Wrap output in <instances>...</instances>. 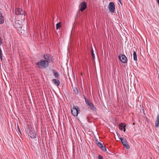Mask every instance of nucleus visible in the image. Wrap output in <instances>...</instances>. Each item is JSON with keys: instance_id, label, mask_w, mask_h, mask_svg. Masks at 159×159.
Wrapping results in <instances>:
<instances>
[{"instance_id": "aec40b11", "label": "nucleus", "mask_w": 159, "mask_h": 159, "mask_svg": "<svg viewBox=\"0 0 159 159\" xmlns=\"http://www.w3.org/2000/svg\"><path fill=\"white\" fill-rule=\"evenodd\" d=\"M74 91L75 92L76 94H77L78 93V91L76 88H75L74 89Z\"/></svg>"}, {"instance_id": "5701e85b", "label": "nucleus", "mask_w": 159, "mask_h": 159, "mask_svg": "<svg viewBox=\"0 0 159 159\" xmlns=\"http://www.w3.org/2000/svg\"><path fill=\"white\" fill-rule=\"evenodd\" d=\"M126 125H125L124 127L123 128V131H124V132H125V129H126Z\"/></svg>"}, {"instance_id": "39448f33", "label": "nucleus", "mask_w": 159, "mask_h": 159, "mask_svg": "<svg viewBox=\"0 0 159 159\" xmlns=\"http://www.w3.org/2000/svg\"><path fill=\"white\" fill-rule=\"evenodd\" d=\"M118 57L120 61L123 63H126L127 62V58L124 55L120 54Z\"/></svg>"}, {"instance_id": "423d86ee", "label": "nucleus", "mask_w": 159, "mask_h": 159, "mask_svg": "<svg viewBox=\"0 0 159 159\" xmlns=\"http://www.w3.org/2000/svg\"><path fill=\"white\" fill-rule=\"evenodd\" d=\"M119 139L121 140L123 146L127 149H129L130 147L127 143V142L125 139L120 138Z\"/></svg>"}, {"instance_id": "20e7f679", "label": "nucleus", "mask_w": 159, "mask_h": 159, "mask_svg": "<svg viewBox=\"0 0 159 159\" xmlns=\"http://www.w3.org/2000/svg\"><path fill=\"white\" fill-rule=\"evenodd\" d=\"M80 111V109L77 106H74L71 109V113L74 116H77L78 113Z\"/></svg>"}, {"instance_id": "1a4fd4ad", "label": "nucleus", "mask_w": 159, "mask_h": 159, "mask_svg": "<svg viewBox=\"0 0 159 159\" xmlns=\"http://www.w3.org/2000/svg\"><path fill=\"white\" fill-rule=\"evenodd\" d=\"M108 8L110 11L114 12L115 10V5L113 2H110L108 6Z\"/></svg>"}, {"instance_id": "a211bd4d", "label": "nucleus", "mask_w": 159, "mask_h": 159, "mask_svg": "<svg viewBox=\"0 0 159 159\" xmlns=\"http://www.w3.org/2000/svg\"><path fill=\"white\" fill-rule=\"evenodd\" d=\"M61 26V23L59 22L56 25V29L58 30L60 28Z\"/></svg>"}, {"instance_id": "f3484780", "label": "nucleus", "mask_w": 159, "mask_h": 159, "mask_svg": "<svg viewBox=\"0 0 159 159\" xmlns=\"http://www.w3.org/2000/svg\"><path fill=\"white\" fill-rule=\"evenodd\" d=\"M125 125V124L123 123H121L119 124V126L120 129L121 130H123V128L124 127Z\"/></svg>"}, {"instance_id": "dca6fc26", "label": "nucleus", "mask_w": 159, "mask_h": 159, "mask_svg": "<svg viewBox=\"0 0 159 159\" xmlns=\"http://www.w3.org/2000/svg\"><path fill=\"white\" fill-rule=\"evenodd\" d=\"M133 57H134V61H137V56L136 53L135 51H134L133 53Z\"/></svg>"}, {"instance_id": "393cba45", "label": "nucleus", "mask_w": 159, "mask_h": 159, "mask_svg": "<svg viewBox=\"0 0 159 159\" xmlns=\"http://www.w3.org/2000/svg\"><path fill=\"white\" fill-rule=\"evenodd\" d=\"M119 2L121 4H122V3L121 2V0H118Z\"/></svg>"}, {"instance_id": "7ed1b4c3", "label": "nucleus", "mask_w": 159, "mask_h": 159, "mask_svg": "<svg viewBox=\"0 0 159 159\" xmlns=\"http://www.w3.org/2000/svg\"><path fill=\"white\" fill-rule=\"evenodd\" d=\"M85 102L89 106V109L93 111H96L97 109L92 102L88 101L87 98H85Z\"/></svg>"}, {"instance_id": "2eb2a0df", "label": "nucleus", "mask_w": 159, "mask_h": 159, "mask_svg": "<svg viewBox=\"0 0 159 159\" xmlns=\"http://www.w3.org/2000/svg\"><path fill=\"white\" fill-rule=\"evenodd\" d=\"M53 75L55 78L58 79L59 78V74L57 72L54 71L53 72Z\"/></svg>"}, {"instance_id": "ddd939ff", "label": "nucleus", "mask_w": 159, "mask_h": 159, "mask_svg": "<svg viewBox=\"0 0 159 159\" xmlns=\"http://www.w3.org/2000/svg\"><path fill=\"white\" fill-rule=\"evenodd\" d=\"M155 127L158 128L159 127V116L158 115H157V117L156 120L155 121Z\"/></svg>"}, {"instance_id": "6ab92c4d", "label": "nucleus", "mask_w": 159, "mask_h": 159, "mask_svg": "<svg viewBox=\"0 0 159 159\" xmlns=\"http://www.w3.org/2000/svg\"><path fill=\"white\" fill-rule=\"evenodd\" d=\"M101 149H102V150L104 151H106L107 150L106 148L105 147V146L103 145L101 147Z\"/></svg>"}, {"instance_id": "9d476101", "label": "nucleus", "mask_w": 159, "mask_h": 159, "mask_svg": "<svg viewBox=\"0 0 159 159\" xmlns=\"http://www.w3.org/2000/svg\"><path fill=\"white\" fill-rule=\"evenodd\" d=\"M79 7H80V10L81 11H83L87 7V3L85 2H83L80 5Z\"/></svg>"}, {"instance_id": "6e6552de", "label": "nucleus", "mask_w": 159, "mask_h": 159, "mask_svg": "<svg viewBox=\"0 0 159 159\" xmlns=\"http://www.w3.org/2000/svg\"><path fill=\"white\" fill-rule=\"evenodd\" d=\"M15 13L17 15H24V11L20 8H17L15 9Z\"/></svg>"}, {"instance_id": "4468645a", "label": "nucleus", "mask_w": 159, "mask_h": 159, "mask_svg": "<svg viewBox=\"0 0 159 159\" xmlns=\"http://www.w3.org/2000/svg\"><path fill=\"white\" fill-rule=\"evenodd\" d=\"M96 143L97 145L100 148L103 145L102 143L99 142L98 140H96Z\"/></svg>"}, {"instance_id": "a878e982", "label": "nucleus", "mask_w": 159, "mask_h": 159, "mask_svg": "<svg viewBox=\"0 0 159 159\" xmlns=\"http://www.w3.org/2000/svg\"><path fill=\"white\" fill-rule=\"evenodd\" d=\"M84 99H85V98H87L86 97H85V96L84 95Z\"/></svg>"}, {"instance_id": "9b49d317", "label": "nucleus", "mask_w": 159, "mask_h": 159, "mask_svg": "<svg viewBox=\"0 0 159 159\" xmlns=\"http://www.w3.org/2000/svg\"><path fill=\"white\" fill-rule=\"evenodd\" d=\"M4 22V18L2 13L0 11V24H3Z\"/></svg>"}, {"instance_id": "f257e3e1", "label": "nucleus", "mask_w": 159, "mask_h": 159, "mask_svg": "<svg viewBox=\"0 0 159 159\" xmlns=\"http://www.w3.org/2000/svg\"><path fill=\"white\" fill-rule=\"evenodd\" d=\"M37 67L39 69H45L48 67L49 63L47 61L43 60H40L38 62L36 63Z\"/></svg>"}, {"instance_id": "4be33fe9", "label": "nucleus", "mask_w": 159, "mask_h": 159, "mask_svg": "<svg viewBox=\"0 0 159 159\" xmlns=\"http://www.w3.org/2000/svg\"><path fill=\"white\" fill-rule=\"evenodd\" d=\"M98 159H103V158L102 156H101L100 155H98Z\"/></svg>"}, {"instance_id": "b1692460", "label": "nucleus", "mask_w": 159, "mask_h": 159, "mask_svg": "<svg viewBox=\"0 0 159 159\" xmlns=\"http://www.w3.org/2000/svg\"><path fill=\"white\" fill-rule=\"evenodd\" d=\"M17 129L18 131L20 132V133H21V131H20V128L18 125H17Z\"/></svg>"}, {"instance_id": "0eeeda50", "label": "nucleus", "mask_w": 159, "mask_h": 159, "mask_svg": "<svg viewBox=\"0 0 159 159\" xmlns=\"http://www.w3.org/2000/svg\"><path fill=\"white\" fill-rule=\"evenodd\" d=\"M28 134L30 137L32 139H35L36 137V134L35 131L32 129L29 130Z\"/></svg>"}, {"instance_id": "f03ea898", "label": "nucleus", "mask_w": 159, "mask_h": 159, "mask_svg": "<svg viewBox=\"0 0 159 159\" xmlns=\"http://www.w3.org/2000/svg\"><path fill=\"white\" fill-rule=\"evenodd\" d=\"M43 57L46 60L45 61H47L48 63H52L54 61V58L50 54H44Z\"/></svg>"}, {"instance_id": "f8f14e48", "label": "nucleus", "mask_w": 159, "mask_h": 159, "mask_svg": "<svg viewBox=\"0 0 159 159\" xmlns=\"http://www.w3.org/2000/svg\"><path fill=\"white\" fill-rule=\"evenodd\" d=\"M53 83L57 86H58L60 84V82L59 80L57 79H53L52 80Z\"/></svg>"}, {"instance_id": "412c9836", "label": "nucleus", "mask_w": 159, "mask_h": 159, "mask_svg": "<svg viewBox=\"0 0 159 159\" xmlns=\"http://www.w3.org/2000/svg\"><path fill=\"white\" fill-rule=\"evenodd\" d=\"M92 55L93 56V58H94L95 57L94 54L93 53V49L91 50Z\"/></svg>"}]
</instances>
